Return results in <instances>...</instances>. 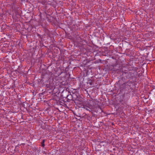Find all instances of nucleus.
<instances>
[{"mask_svg": "<svg viewBox=\"0 0 155 155\" xmlns=\"http://www.w3.org/2000/svg\"><path fill=\"white\" fill-rule=\"evenodd\" d=\"M84 108L87 110L91 111L93 110L94 107L90 104L87 103L84 105Z\"/></svg>", "mask_w": 155, "mask_h": 155, "instance_id": "obj_1", "label": "nucleus"}, {"mask_svg": "<svg viewBox=\"0 0 155 155\" xmlns=\"http://www.w3.org/2000/svg\"><path fill=\"white\" fill-rule=\"evenodd\" d=\"M42 145L43 146V145H44V144H43V143L42 144Z\"/></svg>", "mask_w": 155, "mask_h": 155, "instance_id": "obj_2", "label": "nucleus"}, {"mask_svg": "<svg viewBox=\"0 0 155 155\" xmlns=\"http://www.w3.org/2000/svg\"><path fill=\"white\" fill-rule=\"evenodd\" d=\"M42 145L43 146V145H44V144H43V143L42 144Z\"/></svg>", "mask_w": 155, "mask_h": 155, "instance_id": "obj_3", "label": "nucleus"}, {"mask_svg": "<svg viewBox=\"0 0 155 155\" xmlns=\"http://www.w3.org/2000/svg\"><path fill=\"white\" fill-rule=\"evenodd\" d=\"M43 143H44V140H43Z\"/></svg>", "mask_w": 155, "mask_h": 155, "instance_id": "obj_4", "label": "nucleus"}]
</instances>
